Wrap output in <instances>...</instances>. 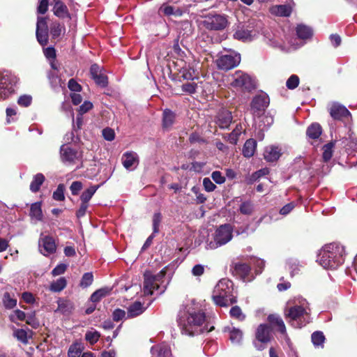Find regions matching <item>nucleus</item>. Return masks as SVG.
<instances>
[{
    "label": "nucleus",
    "mask_w": 357,
    "mask_h": 357,
    "mask_svg": "<svg viewBox=\"0 0 357 357\" xmlns=\"http://www.w3.org/2000/svg\"><path fill=\"white\" fill-rule=\"evenodd\" d=\"M58 307L56 312H59L63 314L68 315L70 314L73 310V304L72 302L63 299H59Z\"/></svg>",
    "instance_id": "27"
},
{
    "label": "nucleus",
    "mask_w": 357,
    "mask_h": 357,
    "mask_svg": "<svg viewBox=\"0 0 357 357\" xmlns=\"http://www.w3.org/2000/svg\"><path fill=\"white\" fill-rule=\"evenodd\" d=\"M11 328L14 337L24 344H27L29 339L32 337L33 332L29 329L16 328L14 326H12Z\"/></svg>",
    "instance_id": "18"
},
{
    "label": "nucleus",
    "mask_w": 357,
    "mask_h": 357,
    "mask_svg": "<svg viewBox=\"0 0 357 357\" xmlns=\"http://www.w3.org/2000/svg\"><path fill=\"white\" fill-rule=\"evenodd\" d=\"M102 136L107 141H112L114 139L115 133L114 130L109 128H106L102 130Z\"/></svg>",
    "instance_id": "58"
},
{
    "label": "nucleus",
    "mask_w": 357,
    "mask_h": 357,
    "mask_svg": "<svg viewBox=\"0 0 357 357\" xmlns=\"http://www.w3.org/2000/svg\"><path fill=\"white\" fill-rule=\"evenodd\" d=\"M65 187L63 184H59L56 190L53 193V199L56 201H63L65 199Z\"/></svg>",
    "instance_id": "49"
},
{
    "label": "nucleus",
    "mask_w": 357,
    "mask_h": 357,
    "mask_svg": "<svg viewBox=\"0 0 357 357\" xmlns=\"http://www.w3.org/2000/svg\"><path fill=\"white\" fill-rule=\"evenodd\" d=\"M26 314L24 312L20 310H15L9 316V319L12 322L16 323L17 320L24 321L26 320Z\"/></svg>",
    "instance_id": "46"
},
{
    "label": "nucleus",
    "mask_w": 357,
    "mask_h": 357,
    "mask_svg": "<svg viewBox=\"0 0 357 357\" xmlns=\"http://www.w3.org/2000/svg\"><path fill=\"white\" fill-rule=\"evenodd\" d=\"M307 302L303 299L285 311L289 322L295 328H301L310 321Z\"/></svg>",
    "instance_id": "3"
},
{
    "label": "nucleus",
    "mask_w": 357,
    "mask_h": 357,
    "mask_svg": "<svg viewBox=\"0 0 357 357\" xmlns=\"http://www.w3.org/2000/svg\"><path fill=\"white\" fill-rule=\"evenodd\" d=\"M241 61V56L238 54H225L216 60V64L219 69L229 70L237 66Z\"/></svg>",
    "instance_id": "12"
},
{
    "label": "nucleus",
    "mask_w": 357,
    "mask_h": 357,
    "mask_svg": "<svg viewBox=\"0 0 357 357\" xmlns=\"http://www.w3.org/2000/svg\"><path fill=\"white\" fill-rule=\"evenodd\" d=\"M67 268V265L65 264H58L52 271L53 276H57L65 273Z\"/></svg>",
    "instance_id": "59"
},
{
    "label": "nucleus",
    "mask_w": 357,
    "mask_h": 357,
    "mask_svg": "<svg viewBox=\"0 0 357 357\" xmlns=\"http://www.w3.org/2000/svg\"><path fill=\"white\" fill-rule=\"evenodd\" d=\"M257 142L252 139H248L243 148V154L246 158H250L255 152Z\"/></svg>",
    "instance_id": "29"
},
{
    "label": "nucleus",
    "mask_w": 357,
    "mask_h": 357,
    "mask_svg": "<svg viewBox=\"0 0 357 357\" xmlns=\"http://www.w3.org/2000/svg\"><path fill=\"white\" fill-rule=\"evenodd\" d=\"M54 1V14L59 17L64 18L68 16V8L61 0H53Z\"/></svg>",
    "instance_id": "26"
},
{
    "label": "nucleus",
    "mask_w": 357,
    "mask_h": 357,
    "mask_svg": "<svg viewBox=\"0 0 357 357\" xmlns=\"http://www.w3.org/2000/svg\"><path fill=\"white\" fill-rule=\"evenodd\" d=\"M225 331L229 333V338L231 343L235 344L241 343L243 335L241 330L235 327H227L225 328Z\"/></svg>",
    "instance_id": "22"
},
{
    "label": "nucleus",
    "mask_w": 357,
    "mask_h": 357,
    "mask_svg": "<svg viewBox=\"0 0 357 357\" xmlns=\"http://www.w3.org/2000/svg\"><path fill=\"white\" fill-rule=\"evenodd\" d=\"M40 252L47 256L56 251V245L54 239L50 236H45L39 242Z\"/></svg>",
    "instance_id": "16"
},
{
    "label": "nucleus",
    "mask_w": 357,
    "mask_h": 357,
    "mask_svg": "<svg viewBox=\"0 0 357 357\" xmlns=\"http://www.w3.org/2000/svg\"><path fill=\"white\" fill-rule=\"evenodd\" d=\"M36 38L41 45H47L48 42V26L47 19L38 17L36 24Z\"/></svg>",
    "instance_id": "13"
},
{
    "label": "nucleus",
    "mask_w": 357,
    "mask_h": 357,
    "mask_svg": "<svg viewBox=\"0 0 357 357\" xmlns=\"http://www.w3.org/2000/svg\"><path fill=\"white\" fill-rule=\"evenodd\" d=\"M232 282L226 279L220 280L215 285L212 298L217 305L225 307L236 302L232 294Z\"/></svg>",
    "instance_id": "4"
},
{
    "label": "nucleus",
    "mask_w": 357,
    "mask_h": 357,
    "mask_svg": "<svg viewBox=\"0 0 357 357\" xmlns=\"http://www.w3.org/2000/svg\"><path fill=\"white\" fill-rule=\"evenodd\" d=\"M3 303L6 308L12 309L16 306L17 300L12 298L10 294L6 292L3 294Z\"/></svg>",
    "instance_id": "44"
},
{
    "label": "nucleus",
    "mask_w": 357,
    "mask_h": 357,
    "mask_svg": "<svg viewBox=\"0 0 357 357\" xmlns=\"http://www.w3.org/2000/svg\"><path fill=\"white\" fill-rule=\"evenodd\" d=\"M231 121V113L228 110H222L218 114L216 123L220 128H227Z\"/></svg>",
    "instance_id": "20"
},
{
    "label": "nucleus",
    "mask_w": 357,
    "mask_h": 357,
    "mask_svg": "<svg viewBox=\"0 0 357 357\" xmlns=\"http://www.w3.org/2000/svg\"><path fill=\"white\" fill-rule=\"evenodd\" d=\"M344 246L333 243L325 245L321 248L317 261L325 269L335 270L344 263Z\"/></svg>",
    "instance_id": "2"
},
{
    "label": "nucleus",
    "mask_w": 357,
    "mask_h": 357,
    "mask_svg": "<svg viewBox=\"0 0 357 357\" xmlns=\"http://www.w3.org/2000/svg\"><path fill=\"white\" fill-rule=\"evenodd\" d=\"M67 284V281L65 278L61 277L52 282L50 286V290L53 292H60L61 291Z\"/></svg>",
    "instance_id": "35"
},
{
    "label": "nucleus",
    "mask_w": 357,
    "mask_h": 357,
    "mask_svg": "<svg viewBox=\"0 0 357 357\" xmlns=\"http://www.w3.org/2000/svg\"><path fill=\"white\" fill-rule=\"evenodd\" d=\"M253 204L250 202H245L241 204L239 210L242 214L250 215L253 211Z\"/></svg>",
    "instance_id": "50"
},
{
    "label": "nucleus",
    "mask_w": 357,
    "mask_h": 357,
    "mask_svg": "<svg viewBox=\"0 0 357 357\" xmlns=\"http://www.w3.org/2000/svg\"><path fill=\"white\" fill-rule=\"evenodd\" d=\"M162 220V215L160 213H155L153 217V234H157L159 231V226Z\"/></svg>",
    "instance_id": "52"
},
{
    "label": "nucleus",
    "mask_w": 357,
    "mask_h": 357,
    "mask_svg": "<svg viewBox=\"0 0 357 357\" xmlns=\"http://www.w3.org/2000/svg\"><path fill=\"white\" fill-rule=\"evenodd\" d=\"M84 349V347L82 343L75 342L69 347L68 357H81Z\"/></svg>",
    "instance_id": "28"
},
{
    "label": "nucleus",
    "mask_w": 357,
    "mask_h": 357,
    "mask_svg": "<svg viewBox=\"0 0 357 357\" xmlns=\"http://www.w3.org/2000/svg\"><path fill=\"white\" fill-rule=\"evenodd\" d=\"M296 33L298 38L301 39H307L312 36V30L309 26L300 24L296 27Z\"/></svg>",
    "instance_id": "34"
},
{
    "label": "nucleus",
    "mask_w": 357,
    "mask_h": 357,
    "mask_svg": "<svg viewBox=\"0 0 357 357\" xmlns=\"http://www.w3.org/2000/svg\"><path fill=\"white\" fill-rule=\"evenodd\" d=\"M45 181V176L43 174H36L30 184V190L33 192H36L39 190L41 185Z\"/></svg>",
    "instance_id": "33"
},
{
    "label": "nucleus",
    "mask_w": 357,
    "mask_h": 357,
    "mask_svg": "<svg viewBox=\"0 0 357 357\" xmlns=\"http://www.w3.org/2000/svg\"><path fill=\"white\" fill-rule=\"evenodd\" d=\"M334 147V143L330 142L324 145L323 147V158L325 161L329 160L333 155V149Z\"/></svg>",
    "instance_id": "47"
},
{
    "label": "nucleus",
    "mask_w": 357,
    "mask_h": 357,
    "mask_svg": "<svg viewBox=\"0 0 357 357\" xmlns=\"http://www.w3.org/2000/svg\"><path fill=\"white\" fill-rule=\"evenodd\" d=\"M204 189L208 192H212L216 188L215 185L211 181L209 178H204L203 180Z\"/></svg>",
    "instance_id": "62"
},
{
    "label": "nucleus",
    "mask_w": 357,
    "mask_h": 357,
    "mask_svg": "<svg viewBox=\"0 0 357 357\" xmlns=\"http://www.w3.org/2000/svg\"><path fill=\"white\" fill-rule=\"evenodd\" d=\"M213 180L218 184H222L225 181V178L222 175V173L218 171H215L211 174Z\"/></svg>",
    "instance_id": "61"
},
{
    "label": "nucleus",
    "mask_w": 357,
    "mask_h": 357,
    "mask_svg": "<svg viewBox=\"0 0 357 357\" xmlns=\"http://www.w3.org/2000/svg\"><path fill=\"white\" fill-rule=\"evenodd\" d=\"M229 313L231 317L236 319L238 321H243L245 318V315L243 313L241 309L237 305L232 307Z\"/></svg>",
    "instance_id": "45"
},
{
    "label": "nucleus",
    "mask_w": 357,
    "mask_h": 357,
    "mask_svg": "<svg viewBox=\"0 0 357 357\" xmlns=\"http://www.w3.org/2000/svg\"><path fill=\"white\" fill-rule=\"evenodd\" d=\"M328 110L331 117L335 120H342L351 115L349 110L344 106L337 102L332 103Z\"/></svg>",
    "instance_id": "15"
},
{
    "label": "nucleus",
    "mask_w": 357,
    "mask_h": 357,
    "mask_svg": "<svg viewBox=\"0 0 357 357\" xmlns=\"http://www.w3.org/2000/svg\"><path fill=\"white\" fill-rule=\"evenodd\" d=\"M179 73L181 74V77L184 79H193L195 77V70L194 68L189 65L185 64L179 70Z\"/></svg>",
    "instance_id": "36"
},
{
    "label": "nucleus",
    "mask_w": 357,
    "mask_h": 357,
    "mask_svg": "<svg viewBox=\"0 0 357 357\" xmlns=\"http://www.w3.org/2000/svg\"><path fill=\"white\" fill-rule=\"evenodd\" d=\"M233 81L231 85L234 87H239L248 91L255 88V83L250 75L241 72L236 71L232 75Z\"/></svg>",
    "instance_id": "10"
},
{
    "label": "nucleus",
    "mask_w": 357,
    "mask_h": 357,
    "mask_svg": "<svg viewBox=\"0 0 357 357\" xmlns=\"http://www.w3.org/2000/svg\"><path fill=\"white\" fill-rule=\"evenodd\" d=\"M151 353V357H172L170 347L165 343L152 347Z\"/></svg>",
    "instance_id": "17"
},
{
    "label": "nucleus",
    "mask_w": 357,
    "mask_h": 357,
    "mask_svg": "<svg viewBox=\"0 0 357 357\" xmlns=\"http://www.w3.org/2000/svg\"><path fill=\"white\" fill-rule=\"evenodd\" d=\"M312 342L315 347H323L325 337L322 332L316 331L312 334Z\"/></svg>",
    "instance_id": "42"
},
{
    "label": "nucleus",
    "mask_w": 357,
    "mask_h": 357,
    "mask_svg": "<svg viewBox=\"0 0 357 357\" xmlns=\"http://www.w3.org/2000/svg\"><path fill=\"white\" fill-rule=\"evenodd\" d=\"M165 272L161 271L153 275L151 272L146 271L144 274V292L146 295H152L155 290L158 289L159 282L164 278Z\"/></svg>",
    "instance_id": "8"
},
{
    "label": "nucleus",
    "mask_w": 357,
    "mask_h": 357,
    "mask_svg": "<svg viewBox=\"0 0 357 357\" xmlns=\"http://www.w3.org/2000/svg\"><path fill=\"white\" fill-rule=\"evenodd\" d=\"M233 228L229 224L220 225L213 234V239L206 242V249L214 250L229 243L233 237Z\"/></svg>",
    "instance_id": "5"
},
{
    "label": "nucleus",
    "mask_w": 357,
    "mask_h": 357,
    "mask_svg": "<svg viewBox=\"0 0 357 357\" xmlns=\"http://www.w3.org/2000/svg\"><path fill=\"white\" fill-rule=\"evenodd\" d=\"M234 37L243 41L250 40L252 38L251 31L244 29H239L234 33Z\"/></svg>",
    "instance_id": "40"
},
{
    "label": "nucleus",
    "mask_w": 357,
    "mask_h": 357,
    "mask_svg": "<svg viewBox=\"0 0 357 357\" xmlns=\"http://www.w3.org/2000/svg\"><path fill=\"white\" fill-rule=\"evenodd\" d=\"M235 271L236 274H238L244 281L247 280V277L248 276L250 268L246 264H236L235 266ZM248 280H250L248 279Z\"/></svg>",
    "instance_id": "31"
},
{
    "label": "nucleus",
    "mask_w": 357,
    "mask_h": 357,
    "mask_svg": "<svg viewBox=\"0 0 357 357\" xmlns=\"http://www.w3.org/2000/svg\"><path fill=\"white\" fill-rule=\"evenodd\" d=\"M271 328L266 324H260L256 331V338L261 342L266 343L271 340Z\"/></svg>",
    "instance_id": "19"
},
{
    "label": "nucleus",
    "mask_w": 357,
    "mask_h": 357,
    "mask_svg": "<svg viewBox=\"0 0 357 357\" xmlns=\"http://www.w3.org/2000/svg\"><path fill=\"white\" fill-rule=\"evenodd\" d=\"M17 77L8 70L0 71V100L7 99L14 93Z\"/></svg>",
    "instance_id": "6"
},
{
    "label": "nucleus",
    "mask_w": 357,
    "mask_h": 357,
    "mask_svg": "<svg viewBox=\"0 0 357 357\" xmlns=\"http://www.w3.org/2000/svg\"><path fill=\"white\" fill-rule=\"evenodd\" d=\"M321 133V126L317 123H313L308 127L307 135L311 139H317Z\"/></svg>",
    "instance_id": "39"
},
{
    "label": "nucleus",
    "mask_w": 357,
    "mask_h": 357,
    "mask_svg": "<svg viewBox=\"0 0 357 357\" xmlns=\"http://www.w3.org/2000/svg\"><path fill=\"white\" fill-rule=\"evenodd\" d=\"M205 321V314L194 303L183 306L178 314V324L182 333L195 335L204 332L202 327Z\"/></svg>",
    "instance_id": "1"
},
{
    "label": "nucleus",
    "mask_w": 357,
    "mask_h": 357,
    "mask_svg": "<svg viewBox=\"0 0 357 357\" xmlns=\"http://www.w3.org/2000/svg\"><path fill=\"white\" fill-rule=\"evenodd\" d=\"M287 265H288L289 269L291 271V276H293L299 270L298 264L296 260L291 259V260L289 261Z\"/></svg>",
    "instance_id": "64"
},
{
    "label": "nucleus",
    "mask_w": 357,
    "mask_h": 357,
    "mask_svg": "<svg viewBox=\"0 0 357 357\" xmlns=\"http://www.w3.org/2000/svg\"><path fill=\"white\" fill-rule=\"evenodd\" d=\"M271 14L280 17H289L292 12L290 5H275L269 9Z\"/></svg>",
    "instance_id": "21"
},
{
    "label": "nucleus",
    "mask_w": 357,
    "mask_h": 357,
    "mask_svg": "<svg viewBox=\"0 0 357 357\" xmlns=\"http://www.w3.org/2000/svg\"><path fill=\"white\" fill-rule=\"evenodd\" d=\"M298 84H299L298 77L296 75H292L287 79V81L286 82V86L289 89H294L298 86Z\"/></svg>",
    "instance_id": "51"
},
{
    "label": "nucleus",
    "mask_w": 357,
    "mask_h": 357,
    "mask_svg": "<svg viewBox=\"0 0 357 357\" xmlns=\"http://www.w3.org/2000/svg\"><path fill=\"white\" fill-rule=\"evenodd\" d=\"M269 103V97L266 93H261L253 98L250 103V111L255 121V118L261 117L264 114Z\"/></svg>",
    "instance_id": "7"
},
{
    "label": "nucleus",
    "mask_w": 357,
    "mask_h": 357,
    "mask_svg": "<svg viewBox=\"0 0 357 357\" xmlns=\"http://www.w3.org/2000/svg\"><path fill=\"white\" fill-rule=\"evenodd\" d=\"M204 24L208 29L221 30L227 25V20L225 15L209 14L205 17Z\"/></svg>",
    "instance_id": "11"
},
{
    "label": "nucleus",
    "mask_w": 357,
    "mask_h": 357,
    "mask_svg": "<svg viewBox=\"0 0 357 357\" xmlns=\"http://www.w3.org/2000/svg\"><path fill=\"white\" fill-rule=\"evenodd\" d=\"M109 292V290L107 288L100 289L96 291L91 296V301L93 303H97L100 301V299L103 297H105Z\"/></svg>",
    "instance_id": "43"
},
{
    "label": "nucleus",
    "mask_w": 357,
    "mask_h": 357,
    "mask_svg": "<svg viewBox=\"0 0 357 357\" xmlns=\"http://www.w3.org/2000/svg\"><path fill=\"white\" fill-rule=\"evenodd\" d=\"M26 322L27 324L30 325L31 327L34 328H36L39 326V322L36 319L34 312L26 315Z\"/></svg>",
    "instance_id": "56"
},
{
    "label": "nucleus",
    "mask_w": 357,
    "mask_h": 357,
    "mask_svg": "<svg viewBox=\"0 0 357 357\" xmlns=\"http://www.w3.org/2000/svg\"><path fill=\"white\" fill-rule=\"evenodd\" d=\"M176 118L175 114L169 109H165L162 113V128L169 129L174 123Z\"/></svg>",
    "instance_id": "25"
},
{
    "label": "nucleus",
    "mask_w": 357,
    "mask_h": 357,
    "mask_svg": "<svg viewBox=\"0 0 357 357\" xmlns=\"http://www.w3.org/2000/svg\"><path fill=\"white\" fill-rule=\"evenodd\" d=\"M121 162L127 170L132 171L139 165L138 155L133 151H127L122 155Z\"/></svg>",
    "instance_id": "14"
},
{
    "label": "nucleus",
    "mask_w": 357,
    "mask_h": 357,
    "mask_svg": "<svg viewBox=\"0 0 357 357\" xmlns=\"http://www.w3.org/2000/svg\"><path fill=\"white\" fill-rule=\"evenodd\" d=\"M93 281V276L92 273H85L81 279L79 285L82 288H86L92 284Z\"/></svg>",
    "instance_id": "48"
},
{
    "label": "nucleus",
    "mask_w": 357,
    "mask_h": 357,
    "mask_svg": "<svg viewBox=\"0 0 357 357\" xmlns=\"http://www.w3.org/2000/svg\"><path fill=\"white\" fill-rule=\"evenodd\" d=\"M30 216L36 221H40L43 219V213L40 202H36L31 204Z\"/></svg>",
    "instance_id": "30"
},
{
    "label": "nucleus",
    "mask_w": 357,
    "mask_h": 357,
    "mask_svg": "<svg viewBox=\"0 0 357 357\" xmlns=\"http://www.w3.org/2000/svg\"><path fill=\"white\" fill-rule=\"evenodd\" d=\"M145 308L141 302L135 301L128 308L127 317L132 318L140 315L144 312Z\"/></svg>",
    "instance_id": "24"
},
{
    "label": "nucleus",
    "mask_w": 357,
    "mask_h": 357,
    "mask_svg": "<svg viewBox=\"0 0 357 357\" xmlns=\"http://www.w3.org/2000/svg\"><path fill=\"white\" fill-rule=\"evenodd\" d=\"M93 79L98 85L102 87H105L107 84V77L104 73L98 74Z\"/></svg>",
    "instance_id": "57"
},
{
    "label": "nucleus",
    "mask_w": 357,
    "mask_h": 357,
    "mask_svg": "<svg viewBox=\"0 0 357 357\" xmlns=\"http://www.w3.org/2000/svg\"><path fill=\"white\" fill-rule=\"evenodd\" d=\"M70 190L73 195H77L82 188V184L79 181H74L70 185Z\"/></svg>",
    "instance_id": "63"
},
{
    "label": "nucleus",
    "mask_w": 357,
    "mask_h": 357,
    "mask_svg": "<svg viewBox=\"0 0 357 357\" xmlns=\"http://www.w3.org/2000/svg\"><path fill=\"white\" fill-rule=\"evenodd\" d=\"M281 153L278 147L271 146L266 148L264 156L268 162L276 161L280 156Z\"/></svg>",
    "instance_id": "23"
},
{
    "label": "nucleus",
    "mask_w": 357,
    "mask_h": 357,
    "mask_svg": "<svg viewBox=\"0 0 357 357\" xmlns=\"http://www.w3.org/2000/svg\"><path fill=\"white\" fill-rule=\"evenodd\" d=\"M60 153L62 162L66 165L75 164L81 162L82 159L81 151L75 150L68 145L61 146Z\"/></svg>",
    "instance_id": "9"
},
{
    "label": "nucleus",
    "mask_w": 357,
    "mask_h": 357,
    "mask_svg": "<svg viewBox=\"0 0 357 357\" xmlns=\"http://www.w3.org/2000/svg\"><path fill=\"white\" fill-rule=\"evenodd\" d=\"M32 102V97L29 95L21 96L17 100V103L22 107H28Z\"/></svg>",
    "instance_id": "54"
},
{
    "label": "nucleus",
    "mask_w": 357,
    "mask_h": 357,
    "mask_svg": "<svg viewBox=\"0 0 357 357\" xmlns=\"http://www.w3.org/2000/svg\"><path fill=\"white\" fill-rule=\"evenodd\" d=\"M268 320L273 325L277 326L278 327V331L282 334H285L286 333V327L284 324L282 319L278 315L271 314L268 317Z\"/></svg>",
    "instance_id": "32"
},
{
    "label": "nucleus",
    "mask_w": 357,
    "mask_h": 357,
    "mask_svg": "<svg viewBox=\"0 0 357 357\" xmlns=\"http://www.w3.org/2000/svg\"><path fill=\"white\" fill-rule=\"evenodd\" d=\"M98 187H99V185H92V186L89 187V188H87L86 190H85L82 192V194L80 197V199H81L82 202L88 204L89 201L91 199L93 195L95 194V192L98 190Z\"/></svg>",
    "instance_id": "38"
},
{
    "label": "nucleus",
    "mask_w": 357,
    "mask_h": 357,
    "mask_svg": "<svg viewBox=\"0 0 357 357\" xmlns=\"http://www.w3.org/2000/svg\"><path fill=\"white\" fill-rule=\"evenodd\" d=\"M126 317V312L121 309H116L113 312V319L116 321L122 320Z\"/></svg>",
    "instance_id": "60"
},
{
    "label": "nucleus",
    "mask_w": 357,
    "mask_h": 357,
    "mask_svg": "<svg viewBox=\"0 0 357 357\" xmlns=\"http://www.w3.org/2000/svg\"><path fill=\"white\" fill-rule=\"evenodd\" d=\"M197 84L195 82H188L182 86V90L183 91L192 94L195 93L196 89H197Z\"/></svg>",
    "instance_id": "55"
},
{
    "label": "nucleus",
    "mask_w": 357,
    "mask_h": 357,
    "mask_svg": "<svg viewBox=\"0 0 357 357\" xmlns=\"http://www.w3.org/2000/svg\"><path fill=\"white\" fill-rule=\"evenodd\" d=\"M100 337V333L93 328L87 331L85 334V340L93 345L96 344Z\"/></svg>",
    "instance_id": "37"
},
{
    "label": "nucleus",
    "mask_w": 357,
    "mask_h": 357,
    "mask_svg": "<svg viewBox=\"0 0 357 357\" xmlns=\"http://www.w3.org/2000/svg\"><path fill=\"white\" fill-rule=\"evenodd\" d=\"M63 31L64 28L59 23H54L51 27V33L53 37H59Z\"/></svg>",
    "instance_id": "53"
},
{
    "label": "nucleus",
    "mask_w": 357,
    "mask_h": 357,
    "mask_svg": "<svg viewBox=\"0 0 357 357\" xmlns=\"http://www.w3.org/2000/svg\"><path fill=\"white\" fill-rule=\"evenodd\" d=\"M243 132V128L241 124L236 125V128L234 129V130L229 134L228 135V141L233 144H236L238 141V138L239 135Z\"/></svg>",
    "instance_id": "41"
}]
</instances>
